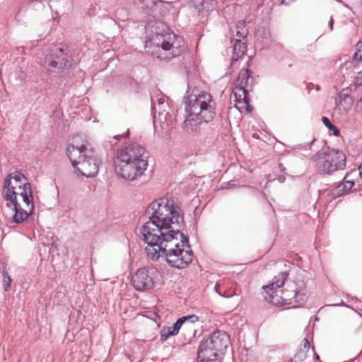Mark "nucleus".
<instances>
[{"instance_id":"cd10ccee","label":"nucleus","mask_w":362,"mask_h":362,"mask_svg":"<svg viewBox=\"0 0 362 362\" xmlns=\"http://www.w3.org/2000/svg\"><path fill=\"white\" fill-rule=\"evenodd\" d=\"M355 84L357 86L362 84V70L357 73V76L355 77Z\"/></svg>"},{"instance_id":"c756f323","label":"nucleus","mask_w":362,"mask_h":362,"mask_svg":"<svg viewBox=\"0 0 362 362\" xmlns=\"http://www.w3.org/2000/svg\"><path fill=\"white\" fill-rule=\"evenodd\" d=\"M129 129H127V131L124 134L115 135L114 139L117 141H119L122 138L127 136L129 135Z\"/></svg>"},{"instance_id":"6e6552de","label":"nucleus","mask_w":362,"mask_h":362,"mask_svg":"<svg viewBox=\"0 0 362 362\" xmlns=\"http://www.w3.org/2000/svg\"><path fill=\"white\" fill-rule=\"evenodd\" d=\"M17 195L23 197V202L35 209L31 185L28 178L21 172L15 171L5 178L2 196L6 201L17 199Z\"/></svg>"},{"instance_id":"f3484780","label":"nucleus","mask_w":362,"mask_h":362,"mask_svg":"<svg viewBox=\"0 0 362 362\" xmlns=\"http://www.w3.org/2000/svg\"><path fill=\"white\" fill-rule=\"evenodd\" d=\"M133 3L145 13L148 14L153 11V8L161 1L160 0H133Z\"/></svg>"},{"instance_id":"9b49d317","label":"nucleus","mask_w":362,"mask_h":362,"mask_svg":"<svg viewBox=\"0 0 362 362\" xmlns=\"http://www.w3.org/2000/svg\"><path fill=\"white\" fill-rule=\"evenodd\" d=\"M152 42L157 47L170 52L166 57L168 59L180 56L185 50L182 38L173 33H156L152 37Z\"/></svg>"},{"instance_id":"bb28decb","label":"nucleus","mask_w":362,"mask_h":362,"mask_svg":"<svg viewBox=\"0 0 362 362\" xmlns=\"http://www.w3.org/2000/svg\"><path fill=\"white\" fill-rule=\"evenodd\" d=\"M165 101V100L163 96H161L157 99L158 105L160 110L165 111V109L164 108Z\"/></svg>"},{"instance_id":"7ed1b4c3","label":"nucleus","mask_w":362,"mask_h":362,"mask_svg":"<svg viewBox=\"0 0 362 362\" xmlns=\"http://www.w3.org/2000/svg\"><path fill=\"white\" fill-rule=\"evenodd\" d=\"M186 118L182 127L189 134L200 133L202 125L212 121L216 113V102L210 93L201 91L184 97Z\"/></svg>"},{"instance_id":"2eb2a0df","label":"nucleus","mask_w":362,"mask_h":362,"mask_svg":"<svg viewBox=\"0 0 362 362\" xmlns=\"http://www.w3.org/2000/svg\"><path fill=\"white\" fill-rule=\"evenodd\" d=\"M354 187V182L344 181L334 187H331L325 191L327 195L330 197L332 199H336L344 194L350 193L351 189Z\"/></svg>"},{"instance_id":"6ab92c4d","label":"nucleus","mask_w":362,"mask_h":362,"mask_svg":"<svg viewBox=\"0 0 362 362\" xmlns=\"http://www.w3.org/2000/svg\"><path fill=\"white\" fill-rule=\"evenodd\" d=\"M235 33V36L238 37L240 39H244L245 37H246L247 35V30L245 28L244 21H240L238 22V23L236 24Z\"/></svg>"},{"instance_id":"f03ea898","label":"nucleus","mask_w":362,"mask_h":362,"mask_svg":"<svg viewBox=\"0 0 362 362\" xmlns=\"http://www.w3.org/2000/svg\"><path fill=\"white\" fill-rule=\"evenodd\" d=\"M146 215L148 221L141 227L148 233H172L180 236L184 234L180 232L185 224L182 210L173 201L162 197L153 201L146 209Z\"/></svg>"},{"instance_id":"c85d7f7f","label":"nucleus","mask_w":362,"mask_h":362,"mask_svg":"<svg viewBox=\"0 0 362 362\" xmlns=\"http://www.w3.org/2000/svg\"><path fill=\"white\" fill-rule=\"evenodd\" d=\"M11 283V279L10 276H8V279H4V291H8L10 286Z\"/></svg>"},{"instance_id":"e433bc0d","label":"nucleus","mask_w":362,"mask_h":362,"mask_svg":"<svg viewBox=\"0 0 362 362\" xmlns=\"http://www.w3.org/2000/svg\"><path fill=\"white\" fill-rule=\"evenodd\" d=\"M315 358H316L317 360H318V359L320 358L319 356H318L317 354H315Z\"/></svg>"},{"instance_id":"393cba45","label":"nucleus","mask_w":362,"mask_h":362,"mask_svg":"<svg viewBox=\"0 0 362 362\" xmlns=\"http://www.w3.org/2000/svg\"><path fill=\"white\" fill-rule=\"evenodd\" d=\"M170 331L168 329L163 328L160 332V339L162 341H165L170 336H172V334L169 333Z\"/></svg>"},{"instance_id":"f8f14e48","label":"nucleus","mask_w":362,"mask_h":362,"mask_svg":"<svg viewBox=\"0 0 362 362\" xmlns=\"http://www.w3.org/2000/svg\"><path fill=\"white\" fill-rule=\"evenodd\" d=\"M52 54L47 57L44 61V66L49 72L61 74L64 68L69 67L71 64L67 59L62 58V56H67L69 47L66 45L56 46L52 50Z\"/></svg>"},{"instance_id":"9d476101","label":"nucleus","mask_w":362,"mask_h":362,"mask_svg":"<svg viewBox=\"0 0 362 362\" xmlns=\"http://www.w3.org/2000/svg\"><path fill=\"white\" fill-rule=\"evenodd\" d=\"M252 71L248 69H242L239 71L235 87L233 89L235 101L236 102L235 106L240 110L245 107L247 112L252 110L248 98V92L252 90L253 86L254 79L252 77Z\"/></svg>"},{"instance_id":"f704fd0d","label":"nucleus","mask_w":362,"mask_h":362,"mask_svg":"<svg viewBox=\"0 0 362 362\" xmlns=\"http://www.w3.org/2000/svg\"><path fill=\"white\" fill-rule=\"evenodd\" d=\"M188 323H189V324H191L189 322H187V323H185V325L184 328H185V327H186V329H188V327H187Z\"/></svg>"},{"instance_id":"473e14b6","label":"nucleus","mask_w":362,"mask_h":362,"mask_svg":"<svg viewBox=\"0 0 362 362\" xmlns=\"http://www.w3.org/2000/svg\"><path fill=\"white\" fill-rule=\"evenodd\" d=\"M155 103L153 101V100L152 99L151 100V106H152V110H154L155 109Z\"/></svg>"},{"instance_id":"5701e85b","label":"nucleus","mask_w":362,"mask_h":362,"mask_svg":"<svg viewBox=\"0 0 362 362\" xmlns=\"http://www.w3.org/2000/svg\"><path fill=\"white\" fill-rule=\"evenodd\" d=\"M357 51L354 56V61L362 62V45H356Z\"/></svg>"},{"instance_id":"a878e982","label":"nucleus","mask_w":362,"mask_h":362,"mask_svg":"<svg viewBox=\"0 0 362 362\" xmlns=\"http://www.w3.org/2000/svg\"><path fill=\"white\" fill-rule=\"evenodd\" d=\"M299 349L303 351H305V352L308 351L310 349V342L306 338L303 339V344L300 345Z\"/></svg>"},{"instance_id":"58836bf2","label":"nucleus","mask_w":362,"mask_h":362,"mask_svg":"<svg viewBox=\"0 0 362 362\" xmlns=\"http://www.w3.org/2000/svg\"><path fill=\"white\" fill-rule=\"evenodd\" d=\"M196 334V330L195 329H193V336H194Z\"/></svg>"},{"instance_id":"4be33fe9","label":"nucleus","mask_w":362,"mask_h":362,"mask_svg":"<svg viewBox=\"0 0 362 362\" xmlns=\"http://www.w3.org/2000/svg\"><path fill=\"white\" fill-rule=\"evenodd\" d=\"M307 352L298 349L296 354L291 358L292 362H303L306 358Z\"/></svg>"},{"instance_id":"f257e3e1","label":"nucleus","mask_w":362,"mask_h":362,"mask_svg":"<svg viewBox=\"0 0 362 362\" xmlns=\"http://www.w3.org/2000/svg\"><path fill=\"white\" fill-rule=\"evenodd\" d=\"M141 229V239L147 243L146 252L153 261L158 260L160 256L171 267L185 269L192 262L194 254L189 243V238L185 234L177 235L172 233H147Z\"/></svg>"},{"instance_id":"423d86ee","label":"nucleus","mask_w":362,"mask_h":362,"mask_svg":"<svg viewBox=\"0 0 362 362\" xmlns=\"http://www.w3.org/2000/svg\"><path fill=\"white\" fill-rule=\"evenodd\" d=\"M67 156L76 170L87 177L95 176L99 170L100 160L94 148L89 144H69Z\"/></svg>"},{"instance_id":"ddd939ff","label":"nucleus","mask_w":362,"mask_h":362,"mask_svg":"<svg viewBox=\"0 0 362 362\" xmlns=\"http://www.w3.org/2000/svg\"><path fill=\"white\" fill-rule=\"evenodd\" d=\"M158 272L156 268L143 267L132 276V284L137 291H147L153 288Z\"/></svg>"},{"instance_id":"dca6fc26","label":"nucleus","mask_w":362,"mask_h":362,"mask_svg":"<svg viewBox=\"0 0 362 362\" xmlns=\"http://www.w3.org/2000/svg\"><path fill=\"white\" fill-rule=\"evenodd\" d=\"M199 320L198 316L195 315H191L188 316H183L179 318L173 326L169 327L168 329L170 331V334H172V336H175L178 334L180 329L182 327L185 323L189 322L190 323H194Z\"/></svg>"},{"instance_id":"b1692460","label":"nucleus","mask_w":362,"mask_h":362,"mask_svg":"<svg viewBox=\"0 0 362 362\" xmlns=\"http://www.w3.org/2000/svg\"><path fill=\"white\" fill-rule=\"evenodd\" d=\"M218 284H216V285L215 286V289H216V291L218 293V294H219L220 296H223V297H225V298H230V297H232V296H234V295H238V294H239V293H238V289H237L236 288H234V290H233V291H228V292H226V291L224 293L221 294L220 292H218V291H217V287H218Z\"/></svg>"},{"instance_id":"a211bd4d","label":"nucleus","mask_w":362,"mask_h":362,"mask_svg":"<svg viewBox=\"0 0 362 362\" xmlns=\"http://www.w3.org/2000/svg\"><path fill=\"white\" fill-rule=\"evenodd\" d=\"M246 49L245 42H243L241 39H236L233 45V54L237 57H240L245 54Z\"/></svg>"},{"instance_id":"412c9836","label":"nucleus","mask_w":362,"mask_h":362,"mask_svg":"<svg viewBox=\"0 0 362 362\" xmlns=\"http://www.w3.org/2000/svg\"><path fill=\"white\" fill-rule=\"evenodd\" d=\"M358 176H359V173H358V170L353 169V170H351L349 172H348L346 174V175L344 177L343 180L344 181H349V182H354V185L355 183H356L355 177H357Z\"/></svg>"},{"instance_id":"72a5a7b5","label":"nucleus","mask_w":362,"mask_h":362,"mask_svg":"<svg viewBox=\"0 0 362 362\" xmlns=\"http://www.w3.org/2000/svg\"><path fill=\"white\" fill-rule=\"evenodd\" d=\"M281 4H288V3L286 1V0H281Z\"/></svg>"},{"instance_id":"aec40b11","label":"nucleus","mask_w":362,"mask_h":362,"mask_svg":"<svg viewBox=\"0 0 362 362\" xmlns=\"http://www.w3.org/2000/svg\"><path fill=\"white\" fill-rule=\"evenodd\" d=\"M322 121L323 124L329 129V131L332 132L333 135L338 136L340 135V131L334 126L327 117H322Z\"/></svg>"},{"instance_id":"1a4fd4ad","label":"nucleus","mask_w":362,"mask_h":362,"mask_svg":"<svg viewBox=\"0 0 362 362\" xmlns=\"http://www.w3.org/2000/svg\"><path fill=\"white\" fill-rule=\"evenodd\" d=\"M310 160L317 173L321 175H332L339 170H343L346 166L345 153L335 148L319 151L314 154Z\"/></svg>"},{"instance_id":"4c0bfd02","label":"nucleus","mask_w":362,"mask_h":362,"mask_svg":"<svg viewBox=\"0 0 362 362\" xmlns=\"http://www.w3.org/2000/svg\"><path fill=\"white\" fill-rule=\"evenodd\" d=\"M357 44L362 45V37H361V40Z\"/></svg>"},{"instance_id":"2f4dec72","label":"nucleus","mask_w":362,"mask_h":362,"mask_svg":"<svg viewBox=\"0 0 362 362\" xmlns=\"http://www.w3.org/2000/svg\"><path fill=\"white\" fill-rule=\"evenodd\" d=\"M3 275H4V279H7L8 276H10L6 271H4L3 272Z\"/></svg>"},{"instance_id":"4468645a","label":"nucleus","mask_w":362,"mask_h":362,"mask_svg":"<svg viewBox=\"0 0 362 362\" xmlns=\"http://www.w3.org/2000/svg\"><path fill=\"white\" fill-rule=\"evenodd\" d=\"M6 206L14 212L12 219L16 223H21L27 221L34 210L28 205H27L28 210L23 209L17 199L7 200Z\"/></svg>"},{"instance_id":"7c9ffc66","label":"nucleus","mask_w":362,"mask_h":362,"mask_svg":"<svg viewBox=\"0 0 362 362\" xmlns=\"http://www.w3.org/2000/svg\"><path fill=\"white\" fill-rule=\"evenodd\" d=\"M333 23H334V20H333L332 18H331L330 21L329 22V27L331 30L333 29Z\"/></svg>"},{"instance_id":"0eeeda50","label":"nucleus","mask_w":362,"mask_h":362,"mask_svg":"<svg viewBox=\"0 0 362 362\" xmlns=\"http://www.w3.org/2000/svg\"><path fill=\"white\" fill-rule=\"evenodd\" d=\"M226 332L216 330L199 342L197 351V362H209L221 358L230 344Z\"/></svg>"},{"instance_id":"c9c22d12","label":"nucleus","mask_w":362,"mask_h":362,"mask_svg":"<svg viewBox=\"0 0 362 362\" xmlns=\"http://www.w3.org/2000/svg\"><path fill=\"white\" fill-rule=\"evenodd\" d=\"M316 141L315 139H313L311 142H310V145H313L314 143Z\"/></svg>"},{"instance_id":"39448f33","label":"nucleus","mask_w":362,"mask_h":362,"mask_svg":"<svg viewBox=\"0 0 362 362\" xmlns=\"http://www.w3.org/2000/svg\"><path fill=\"white\" fill-rule=\"evenodd\" d=\"M149 153L138 144H129L117 152L115 160V171L127 180H134L141 176L148 166Z\"/></svg>"},{"instance_id":"20e7f679","label":"nucleus","mask_w":362,"mask_h":362,"mask_svg":"<svg viewBox=\"0 0 362 362\" xmlns=\"http://www.w3.org/2000/svg\"><path fill=\"white\" fill-rule=\"evenodd\" d=\"M287 277V272H281L274 277L272 284L263 286L265 292L264 297L267 300L277 306L300 307L308 299L305 282L298 281L288 283L286 288L281 289V287L284 286Z\"/></svg>"}]
</instances>
